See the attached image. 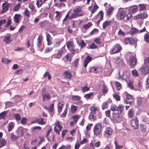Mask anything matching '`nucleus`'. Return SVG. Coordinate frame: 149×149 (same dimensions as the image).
<instances>
[{
  "instance_id": "nucleus-1",
  "label": "nucleus",
  "mask_w": 149,
  "mask_h": 149,
  "mask_svg": "<svg viewBox=\"0 0 149 149\" xmlns=\"http://www.w3.org/2000/svg\"><path fill=\"white\" fill-rule=\"evenodd\" d=\"M91 112L89 115V119L95 121L96 119V116L94 114L98 113L99 114V116H101V113L100 111V108L97 107L92 106L90 108Z\"/></svg>"
},
{
  "instance_id": "nucleus-2",
  "label": "nucleus",
  "mask_w": 149,
  "mask_h": 149,
  "mask_svg": "<svg viewBox=\"0 0 149 149\" xmlns=\"http://www.w3.org/2000/svg\"><path fill=\"white\" fill-rule=\"evenodd\" d=\"M142 73L146 75L149 72V58L144 59V64L140 69Z\"/></svg>"
},
{
  "instance_id": "nucleus-3",
  "label": "nucleus",
  "mask_w": 149,
  "mask_h": 149,
  "mask_svg": "<svg viewBox=\"0 0 149 149\" xmlns=\"http://www.w3.org/2000/svg\"><path fill=\"white\" fill-rule=\"evenodd\" d=\"M73 13H72V17L75 18L81 17L84 15L82 11V8L81 6H77L73 10Z\"/></svg>"
},
{
  "instance_id": "nucleus-4",
  "label": "nucleus",
  "mask_w": 149,
  "mask_h": 149,
  "mask_svg": "<svg viewBox=\"0 0 149 149\" xmlns=\"http://www.w3.org/2000/svg\"><path fill=\"white\" fill-rule=\"evenodd\" d=\"M102 128V125L100 123L95 124L93 129L94 135L95 136H97L100 134L101 132Z\"/></svg>"
},
{
  "instance_id": "nucleus-5",
  "label": "nucleus",
  "mask_w": 149,
  "mask_h": 149,
  "mask_svg": "<svg viewBox=\"0 0 149 149\" xmlns=\"http://www.w3.org/2000/svg\"><path fill=\"white\" fill-rule=\"evenodd\" d=\"M137 61L135 55L130 56L129 60V63L130 67L133 68H134L137 64Z\"/></svg>"
},
{
  "instance_id": "nucleus-6",
  "label": "nucleus",
  "mask_w": 149,
  "mask_h": 149,
  "mask_svg": "<svg viewBox=\"0 0 149 149\" xmlns=\"http://www.w3.org/2000/svg\"><path fill=\"white\" fill-rule=\"evenodd\" d=\"M122 48L119 44H117L113 47L112 49L110 51L111 54H114L120 52L122 49Z\"/></svg>"
},
{
  "instance_id": "nucleus-7",
  "label": "nucleus",
  "mask_w": 149,
  "mask_h": 149,
  "mask_svg": "<svg viewBox=\"0 0 149 149\" xmlns=\"http://www.w3.org/2000/svg\"><path fill=\"white\" fill-rule=\"evenodd\" d=\"M113 130L109 127H106L103 133L104 136L106 138H110L112 134Z\"/></svg>"
},
{
  "instance_id": "nucleus-8",
  "label": "nucleus",
  "mask_w": 149,
  "mask_h": 149,
  "mask_svg": "<svg viewBox=\"0 0 149 149\" xmlns=\"http://www.w3.org/2000/svg\"><path fill=\"white\" fill-rule=\"evenodd\" d=\"M148 16L147 11L145 10L143 13L141 12L139 14L134 16V20H137L138 19H144L147 18Z\"/></svg>"
},
{
  "instance_id": "nucleus-9",
  "label": "nucleus",
  "mask_w": 149,
  "mask_h": 149,
  "mask_svg": "<svg viewBox=\"0 0 149 149\" xmlns=\"http://www.w3.org/2000/svg\"><path fill=\"white\" fill-rule=\"evenodd\" d=\"M111 120L113 123H119L122 120V117L119 114L115 113L113 114Z\"/></svg>"
},
{
  "instance_id": "nucleus-10",
  "label": "nucleus",
  "mask_w": 149,
  "mask_h": 149,
  "mask_svg": "<svg viewBox=\"0 0 149 149\" xmlns=\"http://www.w3.org/2000/svg\"><path fill=\"white\" fill-rule=\"evenodd\" d=\"M130 124L134 129H138L139 127L138 118L136 117H135L133 119H132L131 121Z\"/></svg>"
},
{
  "instance_id": "nucleus-11",
  "label": "nucleus",
  "mask_w": 149,
  "mask_h": 149,
  "mask_svg": "<svg viewBox=\"0 0 149 149\" xmlns=\"http://www.w3.org/2000/svg\"><path fill=\"white\" fill-rule=\"evenodd\" d=\"M140 129L141 132L146 135L149 132V125L141 124L140 125Z\"/></svg>"
},
{
  "instance_id": "nucleus-12",
  "label": "nucleus",
  "mask_w": 149,
  "mask_h": 149,
  "mask_svg": "<svg viewBox=\"0 0 149 149\" xmlns=\"http://www.w3.org/2000/svg\"><path fill=\"white\" fill-rule=\"evenodd\" d=\"M43 38V37L41 36H39L37 39V45L38 47L39 48V50L41 52L42 51L44 47V45L42 43V42Z\"/></svg>"
},
{
  "instance_id": "nucleus-13",
  "label": "nucleus",
  "mask_w": 149,
  "mask_h": 149,
  "mask_svg": "<svg viewBox=\"0 0 149 149\" xmlns=\"http://www.w3.org/2000/svg\"><path fill=\"white\" fill-rule=\"evenodd\" d=\"M54 125L55 126L54 127V131L56 134L59 135L60 134V132L62 130L63 127L58 122H55Z\"/></svg>"
},
{
  "instance_id": "nucleus-14",
  "label": "nucleus",
  "mask_w": 149,
  "mask_h": 149,
  "mask_svg": "<svg viewBox=\"0 0 149 149\" xmlns=\"http://www.w3.org/2000/svg\"><path fill=\"white\" fill-rule=\"evenodd\" d=\"M10 6V4L6 2H5L2 4V9L1 11V13L3 14L8 10Z\"/></svg>"
},
{
  "instance_id": "nucleus-15",
  "label": "nucleus",
  "mask_w": 149,
  "mask_h": 149,
  "mask_svg": "<svg viewBox=\"0 0 149 149\" xmlns=\"http://www.w3.org/2000/svg\"><path fill=\"white\" fill-rule=\"evenodd\" d=\"M65 51V49L63 47L60 49L58 50V54H54L53 55L54 58L60 59L62 55Z\"/></svg>"
},
{
  "instance_id": "nucleus-16",
  "label": "nucleus",
  "mask_w": 149,
  "mask_h": 149,
  "mask_svg": "<svg viewBox=\"0 0 149 149\" xmlns=\"http://www.w3.org/2000/svg\"><path fill=\"white\" fill-rule=\"evenodd\" d=\"M81 97L77 95H73L71 97V99L74 101H77V102H75L74 104L76 105H81L82 103V101L80 100Z\"/></svg>"
},
{
  "instance_id": "nucleus-17",
  "label": "nucleus",
  "mask_w": 149,
  "mask_h": 149,
  "mask_svg": "<svg viewBox=\"0 0 149 149\" xmlns=\"http://www.w3.org/2000/svg\"><path fill=\"white\" fill-rule=\"evenodd\" d=\"M126 13L125 11H122L118 12L116 15V17L118 19L121 20L125 17Z\"/></svg>"
},
{
  "instance_id": "nucleus-18",
  "label": "nucleus",
  "mask_w": 149,
  "mask_h": 149,
  "mask_svg": "<svg viewBox=\"0 0 149 149\" xmlns=\"http://www.w3.org/2000/svg\"><path fill=\"white\" fill-rule=\"evenodd\" d=\"M10 34H8L4 38L3 41L6 44H9L12 42V39L10 38Z\"/></svg>"
},
{
  "instance_id": "nucleus-19",
  "label": "nucleus",
  "mask_w": 149,
  "mask_h": 149,
  "mask_svg": "<svg viewBox=\"0 0 149 149\" xmlns=\"http://www.w3.org/2000/svg\"><path fill=\"white\" fill-rule=\"evenodd\" d=\"M42 95L43 98V101H45V99H49L50 96L47 92H46V89H44L42 91Z\"/></svg>"
},
{
  "instance_id": "nucleus-20",
  "label": "nucleus",
  "mask_w": 149,
  "mask_h": 149,
  "mask_svg": "<svg viewBox=\"0 0 149 149\" xmlns=\"http://www.w3.org/2000/svg\"><path fill=\"white\" fill-rule=\"evenodd\" d=\"M138 9V6H132L129 8V11L130 13H134L137 11Z\"/></svg>"
},
{
  "instance_id": "nucleus-21",
  "label": "nucleus",
  "mask_w": 149,
  "mask_h": 149,
  "mask_svg": "<svg viewBox=\"0 0 149 149\" xmlns=\"http://www.w3.org/2000/svg\"><path fill=\"white\" fill-rule=\"evenodd\" d=\"M92 60V58L89 56H87L84 62V66L86 68L88 63L90 62Z\"/></svg>"
},
{
  "instance_id": "nucleus-22",
  "label": "nucleus",
  "mask_w": 149,
  "mask_h": 149,
  "mask_svg": "<svg viewBox=\"0 0 149 149\" xmlns=\"http://www.w3.org/2000/svg\"><path fill=\"white\" fill-rule=\"evenodd\" d=\"M112 24L111 21H106L104 22L102 25V27L103 29H105L107 27Z\"/></svg>"
},
{
  "instance_id": "nucleus-23",
  "label": "nucleus",
  "mask_w": 149,
  "mask_h": 149,
  "mask_svg": "<svg viewBox=\"0 0 149 149\" xmlns=\"http://www.w3.org/2000/svg\"><path fill=\"white\" fill-rule=\"evenodd\" d=\"M66 45L68 49L69 50L71 49L72 48H75V46L74 45V43L72 41H69L66 43Z\"/></svg>"
},
{
  "instance_id": "nucleus-24",
  "label": "nucleus",
  "mask_w": 149,
  "mask_h": 149,
  "mask_svg": "<svg viewBox=\"0 0 149 149\" xmlns=\"http://www.w3.org/2000/svg\"><path fill=\"white\" fill-rule=\"evenodd\" d=\"M64 106V104L61 102L60 101L58 103L57 105V108L58 112L59 113H60L61 112Z\"/></svg>"
},
{
  "instance_id": "nucleus-25",
  "label": "nucleus",
  "mask_w": 149,
  "mask_h": 149,
  "mask_svg": "<svg viewBox=\"0 0 149 149\" xmlns=\"http://www.w3.org/2000/svg\"><path fill=\"white\" fill-rule=\"evenodd\" d=\"M64 74L65 77L67 79H70L72 77L71 72L68 70L64 72Z\"/></svg>"
},
{
  "instance_id": "nucleus-26",
  "label": "nucleus",
  "mask_w": 149,
  "mask_h": 149,
  "mask_svg": "<svg viewBox=\"0 0 149 149\" xmlns=\"http://www.w3.org/2000/svg\"><path fill=\"white\" fill-rule=\"evenodd\" d=\"M14 125L15 124L14 123L12 122L9 123L7 126L8 128V132H10L13 129Z\"/></svg>"
},
{
  "instance_id": "nucleus-27",
  "label": "nucleus",
  "mask_w": 149,
  "mask_h": 149,
  "mask_svg": "<svg viewBox=\"0 0 149 149\" xmlns=\"http://www.w3.org/2000/svg\"><path fill=\"white\" fill-rule=\"evenodd\" d=\"M54 104H51L49 107H46L45 108V109H47L50 113H53L54 111Z\"/></svg>"
},
{
  "instance_id": "nucleus-28",
  "label": "nucleus",
  "mask_w": 149,
  "mask_h": 149,
  "mask_svg": "<svg viewBox=\"0 0 149 149\" xmlns=\"http://www.w3.org/2000/svg\"><path fill=\"white\" fill-rule=\"evenodd\" d=\"M21 15L19 14H16L14 17V21L15 23H17L19 22L21 17Z\"/></svg>"
},
{
  "instance_id": "nucleus-29",
  "label": "nucleus",
  "mask_w": 149,
  "mask_h": 149,
  "mask_svg": "<svg viewBox=\"0 0 149 149\" xmlns=\"http://www.w3.org/2000/svg\"><path fill=\"white\" fill-rule=\"evenodd\" d=\"M70 11H69L67 14L66 15L64 19L63 20V22H66V20L67 19H74V17H72V13L71 14V15L70 16L69 15Z\"/></svg>"
},
{
  "instance_id": "nucleus-30",
  "label": "nucleus",
  "mask_w": 149,
  "mask_h": 149,
  "mask_svg": "<svg viewBox=\"0 0 149 149\" xmlns=\"http://www.w3.org/2000/svg\"><path fill=\"white\" fill-rule=\"evenodd\" d=\"M128 115L130 118H132L134 116V112L133 109H130L128 113Z\"/></svg>"
},
{
  "instance_id": "nucleus-31",
  "label": "nucleus",
  "mask_w": 149,
  "mask_h": 149,
  "mask_svg": "<svg viewBox=\"0 0 149 149\" xmlns=\"http://www.w3.org/2000/svg\"><path fill=\"white\" fill-rule=\"evenodd\" d=\"M92 25V24L91 22H89L87 24L83 25V28L84 29L86 30H87Z\"/></svg>"
},
{
  "instance_id": "nucleus-32",
  "label": "nucleus",
  "mask_w": 149,
  "mask_h": 149,
  "mask_svg": "<svg viewBox=\"0 0 149 149\" xmlns=\"http://www.w3.org/2000/svg\"><path fill=\"white\" fill-rule=\"evenodd\" d=\"M61 41L59 40H55L53 42V47H58L61 43Z\"/></svg>"
},
{
  "instance_id": "nucleus-33",
  "label": "nucleus",
  "mask_w": 149,
  "mask_h": 149,
  "mask_svg": "<svg viewBox=\"0 0 149 149\" xmlns=\"http://www.w3.org/2000/svg\"><path fill=\"white\" fill-rule=\"evenodd\" d=\"M78 107L74 105H71L70 107V111L72 113H75L77 110Z\"/></svg>"
},
{
  "instance_id": "nucleus-34",
  "label": "nucleus",
  "mask_w": 149,
  "mask_h": 149,
  "mask_svg": "<svg viewBox=\"0 0 149 149\" xmlns=\"http://www.w3.org/2000/svg\"><path fill=\"white\" fill-rule=\"evenodd\" d=\"M104 13L102 11H100L98 14L99 16H100V19L97 22V24L98 25L101 20L103 19Z\"/></svg>"
},
{
  "instance_id": "nucleus-35",
  "label": "nucleus",
  "mask_w": 149,
  "mask_h": 149,
  "mask_svg": "<svg viewBox=\"0 0 149 149\" xmlns=\"http://www.w3.org/2000/svg\"><path fill=\"white\" fill-rule=\"evenodd\" d=\"M113 10L114 8L113 7H111L108 8L107 10V15L109 16L111 15Z\"/></svg>"
},
{
  "instance_id": "nucleus-36",
  "label": "nucleus",
  "mask_w": 149,
  "mask_h": 149,
  "mask_svg": "<svg viewBox=\"0 0 149 149\" xmlns=\"http://www.w3.org/2000/svg\"><path fill=\"white\" fill-rule=\"evenodd\" d=\"M25 130V129L23 128L22 127L19 128L17 132L19 133V136H22L24 134V131Z\"/></svg>"
},
{
  "instance_id": "nucleus-37",
  "label": "nucleus",
  "mask_w": 149,
  "mask_h": 149,
  "mask_svg": "<svg viewBox=\"0 0 149 149\" xmlns=\"http://www.w3.org/2000/svg\"><path fill=\"white\" fill-rule=\"evenodd\" d=\"M44 119L42 118H39L37 119V121L38 123L41 125H45L46 122L44 121Z\"/></svg>"
},
{
  "instance_id": "nucleus-38",
  "label": "nucleus",
  "mask_w": 149,
  "mask_h": 149,
  "mask_svg": "<svg viewBox=\"0 0 149 149\" xmlns=\"http://www.w3.org/2000/svg\"><path fill=\"white\" fill-rule=\"evenodd\" d=\"M139 11L140 12L144 10H146V5L145 4H139Z\"/></svg>"
},
{
  "instance_id": "nucleus-39",
  "label": "nucleus",
  "mask_w": 149,
  "mask_h": 149,
  "mask_svg": "<svg viewBox=\"0 0 149 149\" xmlns=\"http://www.w3.org/2000/svg\"><path fill=\"white\" fill-rule=\"evenodd\" d=\"M55 13L56 14V15L55 16L56 20H59L61 17V12L57 11H55Z\"/></svg>"
},
{
  "instance_id": "nucleus-40",
  "label": "nucleus",
  "mask_w": 149,
  "mask_h": 149,
  "mask_svg": "<svg viewBox=\"0 0 149 149\" xmlns=\"http://www.w3.org/2000/svg\"><path fill=\"white\" fill-rule=\"evenodd\" d=\"M18 138V137L15 135L13 133L11 134L10 136V139L13 141H15L17 140Z\"/></svg>"
},
{
  "instance_id": "nucleus-41",
  "label": "nucleus",
  "mask_w": 149,
  "mask_h": 149,
  "mask_svg": "<svg viewBox=\"0 0 149 149\" xmlns=\"http://www.w3.org/2000/svg\"><path fill=\"white\" fill-rule=\"evenodd\" d=\"M30 13L31 12L27 8H26L25 9V11L24 13V15L28 17H30Z\"/></svg>"
},
{
  "instance_id": "nucleus-42",
  "label": "nucleus",
  "mask_w": 149,
  "mask_h": 149,
  "mask_svg": "<svg viewBox=\"0 0 149 149\" xmlns=\"http://www.w3.org/2000/svg\"><path fill=\"white\" fill-rule=\"evenodd\" d=\"M94 95L93 92H90L89 93L86 94L84 95V97L86 99L88 100L90 99L91 97L93 96Z\"/></svg>"
},
{
  "instance_id": "nucleus-43",
  "label": "nucleus",
  "mask_w": 149,
  "mask_h": 149,
  "mask_svg": "<svg viewBox=\"0 0 149 149\" xmlns=\"http://www.w3.org/2000/svg\"><path fill=\"white\" fill-rule=\"evenodd\" d=\"M132 39L131 37H126L124 40V42L126 44H128L130 43V44H132L131 41Z\"/></svg>"
},
{
  "instance_id": "nucleus-44",
  "label": "nucleus",
  "mask_w": 149,
  "mask_h": 149,
  "mask_svg": "<svg viewBox=\"0 0 149 149\" xmlns=\"http://www.w3.org/2000/svg\"><path fill=\"white\" fill-rule=\"evenodd\" d=\"M69 50L73 54H74L75 53H78L79 52L78 49H75L74 48H72Z\"/></svg>"
},
{
  "instance_id": "nucleus-45",
  "label": "nucleus",
  "mask_w": 149,
  "mask_h": 149,
  "mask_svg": "<svg viewBox=\"0 0 149 149\" xmlns=\"http://www.w3.org/2000/svg\"><path fill=\"white\" fill-rule=\"evenodd\" d=\"M144 40L146 42L149 43V33H145L144 35Z\"/></svg>"
},
{
  "instance_id": "nucleus-46",
  "label": "nucleus",
  "mask_w": 149,
  "mask_h": 149,
  "mask_svg": "<svg viewBox=\"0 0 149 149\" xmlns=\"http://www.w3.org/2000/svg\"><path fill=\"white\" fill-rule=\"evenodd\" d=\"M118 107L117 111L118 113L120 114L123 111L124 109V106L122 105H119Z\"/></svg>"
},
{
  "instance_id": "nucleus-47",
  "label": "nucleus",
  "mask_w": 149,
  "mask_h": 149,
  "mask_svg": "<svg viewBox=\"0 0 149 149\" xmlns=\"http://www.w3.org/2000/svg\"><path fill=\"white\" fill-rule=\"evenodd\" d=\"M78 44L79 46H81V48H82L84 47L86 45V43L83 40H80L78 42Z\"/></svg>"
},
{
  "instance_id": "nucleus-48",
  "label": "nucleus",
  "mask_w": 149,
  "mask_h": 149,
  "mask_svg": "<svg viewBox=\"0 0 149 149\" xmlns=\"http://www.w3.org/2000/svg\"><path fill=\"white\" fill-rule=\"evenodd\" d=\"M118 107L115 104H112L110 106V109L113 111H116L118 110Z\"/></svg>"
},
{
  "instance_id": "nucleus-49",
  "label": "nucleus",
  "mask_w": 149,
  "mask_h": 149,
  "mask_svg": "<svg viewBox=\"0 0 149 149\" xmlns=\"http://www.w3.org/2000/svg\"><path fill=\"white\" fill-rule=\"evenodd\" d=\"M115 83L118 91H120L122 88V85L119 82L116 81L115 82Z\"/></svg>"
},
{
  "instance_id": "nucleus-50",
  "label": "nucleus",
  "mask_w": 149,
  "mask_h": 149,
  "mask_svg": "<svg viewBox=\"0 0 149 149\" xmlns=\"http://www.w3.org/2000/svg\"><path fill=\"white\" fill-rule=\"evenodd\" d=\"M21 4L19 3H18L14 6L13 8V11H17L19 10V8L21 6Z\"/></svg>"
},
{
  "instance_id": "nucleus-51",
  "label": "nucleus",
  "mask_w": 149,
  "mask_h": 149,
  "mask_svg": "<svg viewBox=\"0 0 149 149\" xmlns=\"http://www.w3.org/2000/svg\"><path fill=\"white\" fill-rule=\"evenodd\" d=\"M80 118V116L78 115H74L72 117V118L74 120V121L75 122V124H76L77 122Z\"/></svg>"
},
{
  "instance_id": "nucleus-52",
  "label": "nucleus",
  "mask_w": 149,
  "mask_h": 149,
  "mask_svg": "<svg viewBox=\"0 0 149 149\" xmlns=\"http://www.w3.org/2000/svg\"><path fill=\"white\" fill-rule=\"evenodd\" d=\"M5 104L6 107H11L14 106V103L10 101H8L6 102Z\"/></svg>"
},
{
  "instance_id": "nucleus-53",
  "label": "nucleus",
  "mask_w": 149,
  "mask_h": 149,
  "mask_svg": "<svg viewBox=\"0 0 149 149\" xmlns=\"http://www.w3.org/2000/svg\"><path fill=\"white\" fill-rule=\"evenodd\" d=\"M81 88L82 91L83 92L88 91L90 90L89 87H88L87 85H86L84 87H81Z\"/></svg>"
},
{
  "instance_id": "nucleus-54",
  "label": "nucleus",
  "mask_w": 149,
  "mask_h": 149,
  "mask_svg": "<svg viewBox=\"0 0 149 149\" xmlns=\"http://www.w3.org/2000/svg\"><path fill=\"white\" fill-rule=\"evenodd\" d=\"M113 97L117 101H120V96L116 93H114L113 95Z\"/></svg>"
},
{
  "instance_id": "nucleus-55",
  "label": "nucleus",
  "mask_w": 149,
  "mask_h": 149,
  "mask_svg": "<svg viewBox=\"0 0 149 149\" xmlns=\"http://www.w3.org/2000/svg\"><path fill=\"white\" fill-rule=\"evenodd\" d=\"M6 143V141L4 139L0 140V148L5 146Z\"/></svg>"
},
{
  "instance_id": "nucleus-56",
  "label": "nucleus",
  "mask_w": 149,
  "mask_h": 149,
  "mask_svg": "<svg viewBox=\"0 0 149 149\" xmlns=\"http://www.w3.org/2000/svg\"><path fill=\"white\" fill-rule=\"evenodd\" d=\"M91 144L92 146H93V147L94 148V147H99L100 146L101 142L100 141H98L95 143L94 145H93L92 143H91Z\"/></svg>"
},
{
  "instance_id": "nucleus-57",
  "label": "nucleus",
  "mask_w": 149,
  "mask_h": 149,
  "mask_svg": "<svg viewBox=\"0 0 149 149\" xmlns=\"http://www.w3.org/2000/svg\"><path fill=\"white\" fill-rule=\"evenodd\" d=\"M139 30L135 28H132L131 29L130 32L131 34H134L138 33Z\"/></svg>"
},
{
  "instance_id": "nucleus-58",
  "label": "nucleus",
  "mask_w": 149,
  "mask_h": 149,
  "mask_svg": "<svg viewBox=\"0 0 149 149\" xmlns=\"http://www.w3.org/2000/svg\"><path fill=\"white\" fill-rule=\"evenodd\" d=\"M2 61L3 63L6 64H8L10 63L11 61L10 59L5 58H4L2 59Z\"/></svg>"
},
{
  "instance_id": "nucleus-59",
  "label": "nucleus",
  "mask_w": 149,
  "mask_h": 149,
  "mask_svg": "<svg viewBox=\"0 0 149 149\" xmlns=\"http://www.w3.org/2000/svg\"><path fill=\"white\" fill-rule=\"evenodd\" d=\"M14 116L15 119L17 121L20 120H21V117L19 114L17 113H15L14 114Z\"/></svg>"
},
{
  "instance_id": "nucleus-60",
  "label": "nucleus",
  "mask_w": 149,
  "mask_h": 149,
  "mask_svg": "<svg viewBox=\"0 0 149 149\" xmlns=\"http://www.w3.org/2000/svg\"><path fill=\"white\" fill-rule=\"evenodd\" d=\"M29 7L30 9L31 12H33L34 11L35 7L33 4H30L29 5Z\"/></svg>"
},
{
  "instance_id": "nucleus-61",
  "label": "nucleus",
  "mask_w": 149,
  "mask_h": 149,
  "mask_svg": "<svg viewBox=\"0 0 149 149\" xmlns=\"http://www.w3.org/2000/svg\"><path fill=\"white\" fill-rule=\"evenodd\" d=\"M102 110H104L105 109L107 108V102H103L102 105Z\"/></svg>"
},
{
  "instance_id": "nucleus-62",
  "label": "nucleus",
  "mask_w": 149,
  "mask_h": 149,
  "mask_svg": "<svg viewBox=\"0 0 149 149\" xmlns=\"http://www.w3.org/2000/svg\"><path fill=\"white\" fill-rule=\"evenodd\" d=\"M89 71L90 72H94L95 73L96 67H90L89 68Z\"/></svg>"
},
{
  "instance_id": "nucleus-63",
  "label": "nucleus",
  "mask_w": 149,
  "mask_h": 149,
  "mask_svg": "<svg viewBox=\"0 0 149 149\" xmlns=\"http://www.w3.org/2000/svg\"><path fill=\"white\" fill-rule=\"evenodd\" d=\"M43 3V2L41 0L40 1H37L36 3V5L38 8L40 7Z\"/></svg>"
},
{
  "instance_id": "nucleus-64",
  "label": "nucleus",
  "mask_w": 149,
  "mask_h": 149,
  "mask_svg": "<svg viewBox=\"0 0 149 149\" xmlns=\"http://www.w3.org/2000/svg\"><path fill=\"white\" fill-rule=\"evenodd\" d=\"M132 75L134 76L138 77L139 75L136 69L132 70Z\"/></svg>"
}]
</instances>
